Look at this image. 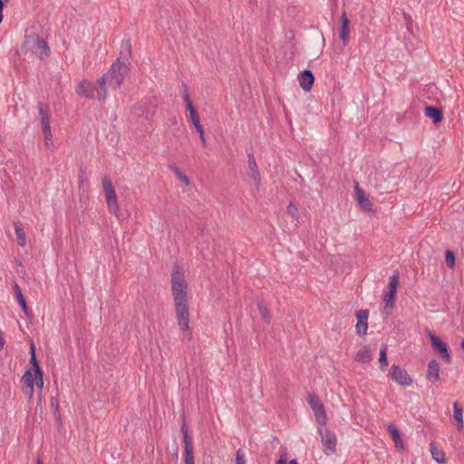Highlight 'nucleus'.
I'll list each match as a JSON object with an SVG mask.
<instances>
[{"mask_svg":"<svg viewBox=\"0 0 464 464\" xmlns=\"http://www.w3.org/2000/svg\"><path fill=\"white\" fill-rule=\"evenodd\" d=\"M9 0H0V24L3 21V9L6 3H8Z\"/></svg>","mask_w":464,"mask_h":464,"instance_id":"37998d69","label":"nucleus"},{"mask_svg":"<svg viewBox=\"0 0 464 464\" xmlns=\"http://www.w3.org/2000/svg\"><path fill=\"white\" fill-rule=\"evenodd\" d=\"M102 184L104 196H107L109 194L115 192V188L112 185V182L108 177L104 176L102 178Z\"/></svg>","mask_w":464,"mask_h":464,"instance_id":"7c9ffc66","label":"nucleus"},{"mask_svg":"<svg viewBox=\"0 0 464 464\" xmlns=\"http://www.w3.org/2000/svg\"><path fill=\"white\" fill-rule=\"evenodd\" d=\"M389 376L401 385H406V372L393 364L390 370Z\"/></svg>","mask_w":464,"mask_h":464,"instance_id":"f3484780","label":"nucleus"},{"mask_svg":"<svg viewBox=\"0 0 464 464\" xmlns=\"http://www.w3.org/2000/svg\"><path fill=\"white\" fill-rule=\"evenodd\" d=\"M258 310H259L260 314L262 315L263 320L266 324H269L270 323L269 310L262 304H258Z\"/></svg>","mask_w":464,"mask_h":464,"instance_id":"72a5a7b5","label":"nucleus"},{"mask_svg":"<svg viewBox=\"0 0 464 464\" xmlns=\"http://www.w3.org/2000/svg\"><path fill=\"white\" fill-rule=\"evenodd\" d=\"M25 394L28 396L29 399H32L33 395L30 393V390H25Z\"/></svg>","mask_w":464,"mask_h":464,"instance_id":"de8ad7c7","label":"nucleus"},{"mask_svg":"<svg viewBox=\"0 0 464 464\" xmlns=\"http://www.w3.org/2000/svg\"><path fill=\"white\" fill-rule=\"evenodd\" d=\"M25 44H32V52L41 60L49 55L47 43L38 35L25 36Z\"/></svg>","mask_w":464,"mask_h":464,"instance_id":"0eeeda50","label":"nucleus"},{"mask_svg":"<svg viewBox=\"0 0 464 464\" xmlns=\"http://www.w3.org/2000/svg\"><path fill=\"white\" fill-rule=\"evenodd\" d=\"M198 133L199 134V138H200L203 147H206L207 143H206V138H205V131L203 130V131H200Z\"/></svg>","mask_w":464,"mask_h":464,"instance_id":"a18cd8bd","label":"nucleus"},{"mask_svg":"<svg viewBox=\"0 0 464 464\" xmlns=\"http://www.w3.org/2000/svg\"><path fill=\"white\" fill-rule=\"evenodd\" d=\"M171 289L174 301H188V283L178 264L172 267Z\"/></svg>","mask_w":464,"mask_h":464,"instance_id":"f03ea898","label":"nucleus"},{"mask_svg":"<svg viewBox=\"0 0 464 464\" xmlns=\"http://www.w3.org/2000/svg\"><path fill=\"white\" fill-rule=\"evenodd\" d=\"M425 115L431 119L433 123H440L443 120L442 111L437 107L428 106L425 108Z\"/></svg>","mask_w":464,"mask_h":464,"instance_id":"412c9836","label":"nucleus"},{"mask_svg":"<svg viewBox=\"0 0 464 464\" xmlns=\"http://www.w3.org/2000/svg\"><path fill=\"white\" fill-rule=\"evenodd\" d=\"M14 231H15L18 245L21 246H24L26 244V237H25V233L23 229L21 223L14 222Z\"/></svg>","mask_w":464,"mask_h":464,"instance_id":"c85d7f7f","label":"nucleus"},{"mask_svg":"<svg viewBox=\"0 0 464 464\" xmlns=\"http://www.w3.org/2000/svg\"><path fill=\"white\" fill-rule=\"evenodd\" d=\"M34 380H35V377L32 373L31 369H27L21 379V382L24 384L25 388L27 390H30L31 395H34Z\"/></svg>","mask_w":464,"mask_h":464,"instance_id":"393cba45","label":"nucleus"},{"mask_svg":"<svg viewBox=\"0 0 464 464\" xmlns=\"http://www.w3.org/2000/svg\"><path fill=\"white\" fill-rule=\"evenodd\" d=\"M182 97L183 99H185V97H188L189 96V93H188V86L185 82H182Z\"/></svg>","mask_w":464,"mask_h":464,"instance_id":"c03bdc74","label":"nucleus"},{"mask_svg":"<svg viewBox=\"0 0 464 464\" xmlns=\"http://www.w3.org/2000/svg\"><path fill=\"white\" fill-rule=\"evenodd\" d=\"M354 192L357 203L359 204L361 208L363 209L364 211H372V204L369 199V197L364 192V190L359 187L358 183H356L354 187Z\"/></svg>","mask_w":464,"mask_h":464,"instance_id":"f8f14e48","label":"nucleus"},{"mask_svg":"<svg viewBox=\"0 0 464 464\" xmlns=\"http://www.w3.org/2000/svg\"><path fill=\"white\" fill-rule=\"evenodd\" d=\"M246 458H245V453L242 449H238L236 451L235 464H246Z\"/></svg>","mask_w":464,"mask_h":464,"instance_id":"c9c22d12","label":"nucleus"},{"mask_svg":"<svg viewBox=\"0 0 464 464\" xmlns=\"http://www.w3.org/2000/svg\"><path fill=\"white\" fill-rule=\"evenodd\" d=\"M349 25H350V21L347 17L346 12L343 11L341 15L340 38L344 46L349 43V40H350Z\"/></svg>","mask_w":464,"mask_h":464,"instance_id":"4468645a","label":"nucleus"},{"mask_svg":"<svg viewBox=\"0 0 464 464\" xmlns=\"http://www.w3.org/2000/svg\"><path fill=\"white\" fill-rule=\"evenodd\" d=\"M43 376H44V372L43 371L41 372V375L40 376H35V384L37 386L38 389H43L44 387V380H43Z\"/></svg>","mask_w":464,"mask_h":464,"instance_id":"a19ab883","label":"nucleus"},{"mask_svg":"<svg viewBox=\"0 0 464 464\" xmlns=\"http://www.w3.org/2000/svg\"><path fill=\"white\" fill-rule=\"evenodd\" d=\"M445 261H446L447 266L452 268L455 266L454 253L451 251H447Z\"/></svg>","mask_w":464,"mask_h":464,"instance_id":"58836bf2","label":"nucleus"},{"mask_svg":"<svg viewBox=\"0 0 464 464\" xmlns=\"http://www.w3.org/2000/svg\"><path fill=\"white\" fill-rule=\"evenodd\" d=\"M287 213L295 220L298 222L299 219V211L296 206L290 202L287 206Z\"/></svg>","mask_w":464,"mask_h":464,"instance_id":"473e14b6","label":"nucleus"},{"mask_svg":"<svg viewBox=\"0 0 464 464\" xmlns=\"http://www.w3.org/2000/svg\"><path fill=\"white\" fill-rule=\"evenodd\" d=\"M387 430L391 434L392 440L394 441L395 447L400 450H403L404 444L403 440H401L399 429L392 423H390L387 427Z\"/></svg>","mask_w":464,"mask_h":464,"instance_id":"a211bd4d","label":"nucleus"},{"mask_svg":"<svg viewBox=\"0 0 464 464\" xmlns=\"http://www.w3.org/2000/svg\"><path fill=\"white\" fill-rule=\"evenodd\" d=\"M43 133L44 136V143L46 147H50L53 144V135L51 129L43 130Z\"/></svg>","mask_w":464,"mask_h":464,"instance_id":"f704fd0d","label":"nucleus"},{"mask_svg":"<svg viewBox=\"0 0 464 464\" xmlns=\"http://www.w3.org/2000/svg\"><path fill=\"white\" fill-rule=\"evenodd\" d=\"M174 304L178 324L180 329L184 332H188V334L191 335L188 325L189 314L188 301H174Z\"/></svg>","mask_w":464,"mask_h":464,"instance_id":"423d86ee","label":"nucleus"},{"mask_svg":"<svg viewBox=\"0 0 464 464\" xmlns=\"http://www.w3.org/2000/svg\"><path fill=\"white\" fill-rule=\"evenodd\" d=\"M461 348L464 350V340L461 342Z\"/></svg>","mask_w":464,"mask_h":464,"instance_id":"864d4df0","label":"nucleus"},{"mask_svg":"<svg viewBox=\"0 0 464 464\" xmlns=\"http://www.w3.org/2000/svg\"><path fill=\"white\" fill-rule=\"evenodd\" d=\"M181 433L184 443V463L185 464H195L193 455V441L188 435V429L185 421L181 424Z\"/></svg>","mask_w":464,"mask_h":464,"instance_id":"1a4fd4ad","label":"nucleus"},{"mask_svg":"<svg viewBox=\"0 0 464 464\" xmlns=\"http://www.w3.org/2000/svg\"><path fill=\"white\" fill-rule=\"evenodd\" d=\"M427 379L433 383L440 381V364L436 360H431L428 364Z\"/></svg>","mask_w":464,"mask_h":464,"instance_id":"dca6fc26","label":"nucleus"},{"mask_svg":"<svg viewBox=\"0 0 464 464\" xmlns=\"http://www.w3.org/2000/svg\"><path fill=\"white\" fill-rule=\"evenodd\" d=\"M184 102H186V105L188 104V102H192L189 96L185 97Z\"/></svg>","mask_w":464,"mask_h":464,"instance_id":"09e8293b","label":"nucleus"},{"mask_svg":"<svg viewBox=\"0 0 464 464\" xmlns=\"http://www.w3.org/2000/svg\"><path fill=\"white\" fill-rule=\"evenodd\" d=\"M276 464H287L286 459L284 456H281Z\"/></svg>","mask_w":464,"mask_h":464,"instance_id":"49530a36","label":"nucleus"},{"mask_svg":"<svg viewBox=\"0 0 464 464\" xmlns=\"http://www.w3.org/2000/svg\"><path fill=\"white\" fill-rule=\"evenodd\" d=\"M78 179L80 186H82L86 181L85 169L82 167L80 168Z\"/></svg>","mask_w":464,"mask_h":464,"instance_id":"ea45409f","label":"nucleus"},{"mask_svg":"<svg viewBox=\"0 0 464 464\" xmlns=\"http://www.w3.org/2000/svg\"><path fill=\"white\" fill-rule=\"evenodd\" d=\"M132 53L131 44L129 39H124L121 44L120 56L117 59H121V62H125L129 65V59Z\"/></svg>","mask_w":464,"mask_h":464,"instance_id":"6ab92c4d","label":"nucleus"},{"mask_svg":"<svg viewBox=\"0 0 464 464\" xmlns=\"http://www.w3.org/2000/svg\"><path fill=\"white\" fill-rule=\"evenodd\" d=\"M36 464H43V462L41 461V459H37Z\"/></svg>","mask_w":464,"mask_h":464,"instance_id":"603ef678","label":"nucleus"},{"mask_svg":"<svg viewBox=\"0 0 464 464\" xmlns=\"http://www.w3.org/2000/svg\"><path fill=\"white\" fill-rule=\"evenodd\" d=\"M14 295L16 296L17 302L20 304L24 314L27 317H29L30 316V309H29V307H28V305L26 304V301H25L24 295H23L21 287L15 282H14Z\"/></svg>","mask_w":464,"mask_h":464,"instance_id":"aec40b11","label":"nucleus"},{"mask_svg":"<svg viewBox=\"0 0 464 464\" xmlns=\"http://www.w3.org/2000/svg\"><path fill=\"white\" fill-rule=\"evenodd\" d=\"M372 360V351L368 345L362 346L355 355V361L361 363L369 362Z\"/></svg>","mask_w":464,"mask_h":464,"instance_id":"b1692460","label":"nucleus"},{"mask_svg":"<svg viewBox=\"0 0 464 464\" xmlns=\"http://www.w3.org/2000/svg\"><path fill=\"white\" fill-rule=\"evenodd\" d=\"M289 464H299V463L297 462V460H296V459H291V460L289 461Z\"/></svg>","mask_w":464,"mask_h":464,"instance_id":"8fccbe9b","label":"nucleus"},{"mask_svg":"<svg viewBox=\"0 0 464 464\" xmlns=\"http://www.w3.org/2000/svg\"><path fill=\"white\" fill-rule=\"evenodd\" d=\"M411 382H412V380L410 377H408L407 384L410 385L411 383Z\"/></svg>","mask_w":464,"mask_h":464,"instance_id":"3c124183","label":"nucleus"},{"mask_svg":"<svg viewBox=\"0 0 464 464\" xmlns=\"http://www.w3.org/2000/svg\"><path fill=\"white\" fill-rule=\"evenodd\" d=\"M453 413L454 420L457 422V429L462 430L464 429L463 411L457 401L453 403Z\"/></svg>","mask_w":464,"mask_h":464,"instance_id":"a878e982","label":"nucleus"},{"mask_svg":"<svg viewBox=\"0 0 464 464\" xmlns=\"http://www.w3.org/2000/svg\"><path fill=\"white\" fill-rule=\"evenodd\" d=\"M30 363L34 367V372L35 376H40L42 369L39 364V361L37 360L36 353H35V346L33 342V340L30 341Z\"/></svg>","mask_w":464,"mask_h":464,"instance_id":"4be33fe9","label":"nucleus"},{"mask_svg":"<svg viewBox=\"0 0 464 464\" xmlns=\"http://www.w3.org/2000/svg\"><path fill=\"white\" fill-rule=\"evenodd\" d=\"M318 433L321 437V442L324 446L323 451L325 455H332L336 451L337 439L334 431L326 428H318Z\"/></svg>","mask_w":464,"mask_h":464,"instance_id":"39448f33","label":"nucleus"},{"mask_svg":"<svg viewBox=\"0 0 464 464\" xmlns=\"http://www.w3.org/2000/svg\"><path fill=\"white\" fill-rule=\"evenodd\" d=\"M379 362H380V368L382 370H383V368L388 365V361H387V345L386 344H383L382 346V348H381Z\"/></svg>","mask_w":464,"mask_h":464,"instance_id":"2f4dec72","label":"nucleus"},{"mask_svg":"<svg viewBox=\"0 0 464 464\" xmlns=\"http://www.w3.org/2000/svg\"><path fill=\"white\" fill-rule=\"evenodd\" d=\"M50 405L54 410V414L57 416V419H61L60 411H59V401L58 399L52 397L50 400Z\"/></svg>","mask_w":464,"mask_h":464,"instance_id":"4c0bfd02","label":"nucleus"},{"mask_svg":"<svg viewBox=\"0 0 464 464\" xmlns=\"http://www.w3.org/2000/svg\"><path fill=\"white\" fill-rule=\"evenodd\" d=\"M76 92L87 99H98L104 101L107 98V91L103 85L96 86L88 80H82L76 87Z\"/></svg>","mask_w":464,"mask_h":464,"instance_id":"7ed1b4c3","label":"nucleus"},{"mask_svg":"<svg viewBox=\"0 0 464 464\" xmlns=\"http://www.w3.org/2000/svg\"><path fill=\"white\" fill-rule=\"evenodd\" d=\"M105 198H106V203H107L109 211L111 213L117 215L120 210V208H119V204H118V198H117L116 191L105 196Z\"/></svg>","mask_w":464,"mask_h":464,"instance_id":"bb28decb","label":"nucleus"},{"mask_svg":"<svg viewBox=\"0 0 464 464\" xmlns=\"http://www.w3.org/2000/svg\"><path fill=\"white\" fill-rule=\"evenodd\" d=\"M190 119H191L192 124L194 125V127L196 128L198 132H200V131L204 130L202 125L200 124L199 116H198V113L192 115L190 117Z\"/></svg>","mask_w":464,"mask_h":464,"instance_id":"e433bc0d","label":"nucleus"},{"mask_svg":"<svg viewBox=\"0 0 464 464\" xmlns=\"http://www.w3.org/2000/svg\"><path fill=\"white\" fill-rule=\"evenodd\" d=\"M399 282V273L395 272L391 277L388 285V292L383 295V302L385 304L383 312L386 315L391 314V310L394 307L395 295Z\"/></svg>","mask_w":464,"mask_h":464,"instance_id":"20e7f679","label":"nucleus"},{"mask_svg":"<svg viewBox=\"0 0 464 464\" xmlns=\"http://www.w3.org/2000/svg\"><path fill=\"white\" fill-rule=\"evenodd\" d=\"M307 401L313 410L317 423L320 424L321 426L325 425L327 421V417L324 406L319 400V398L316 395L310 393L307 396Z\"/></svg>","mask_w":464,"mask_h":464,"instance_id":"6e6552de","label":"nucleus"},{"mask_svg":"<svg viewBox=\"0 0 464 464\" xmlns=\"http://www.w3.org/2000/svg\"><path fill=\"white\" fill-rule=\"evenodd\" d=\"M430 339L432 347L442 355V357L446 360L447 362H450V354L449 352L448 345L433 334H430Z\"/></svg>","mask_w":464,"mask_h":464,"instance_id":"9b49d317","label":"nucleus"},{"mask_svg":"<svg viewBox=\"0 0 464 464\" xmlns=\"http://www.w3.org/2000/svg\"><path fill=\"white\" fill-rule=\"evenodd\" d=\"M298 81L301 88L305 92H309L313 87L314 76L310 70L305 69L299 73Z\"/></svg>","mask_w":464,"mask_h":464,"instance_id":"ddd939ff","label":"nucleus"},{"mask_svg":"<svg viewBox=\"0 0 464 464\" xmlns=\"http://www.w3.org/2000/svg\"><path fill=\"white\" fill-rule=\"evenodd\" d=\"M247 162L248 167L252 172L251 177L256 182H259L260 180V174L258 170V166L256 162V159L253 152L247 153Z\"/></svg>","mask_w":464,"mask_h":464,"instance_id":"5701e85b","label":"nucleus"},{"mask_svg":"<svg viewBox=\"0 0 464 464\" xmlns=\"http://www.w3.org/2000/svg\"><path fill=\"white\" fill-rule=\"evenodd\" d=\"M168 167L169 169H171L176 174V176L179 179V180L185 186H189V184H190L189 178L187 175H185L176 164H174V163L169 164Z\"/></svg>","mask_w":464,"mask_h":464,"instance_id":"c756f323","label":"nucleus"},{"mask_svg":"<svg viewBox=\"0 0 464 464\" xmlns=\"http://www.w3.org/2000/svg\"><path fill=\"white\" fill-rule=\"evenodd\" d=\"M430 450L432 456V459L438 462L439 464L446 463V458L444 452L438 448L436 443L431 442L430 445Z\"/></svg>","mask_w":464,"mask_h":464,"instance_id":"cd10ccee","label":"nucleus"},{"mask_svg":"<svg viewBox=\"0 0 464 464\" xmlns=\"http://www.w3.org/2000/svg\"><path fill=\"white\" fill-rule=\"evenodd\" d=\"M186 108H187V111L189 112V115L190 117L194 114H197V111L196 109L194 108V106L192 105V102H188V104L186 105Z\"/></svg>","mask_w":464,"mask_h":464,"instance_id":"79ce46f5","label":"nucleus"},{"mask_svg":"<svg viewBox=\"0 0 464 464\" xmlns=\"http://www.w3.org/2000/svg\"><path fill=\"white\" fill-rule=\"evenodd\" d=\"M38 112L40 115L41 124L43 130L51 129L50 126V108L48 104L38 102L37 105Z\"/></svg>","mask_w":464,"mask_h":464,"instance_id":"2eb2a0df","label":"nucleus"},{"mask_svg":"<svg viewBox=\"0 0 464 464\" xmlns=\"http://www.w3.org/2000/svg\"><path fill=\"white\" fill-rule=\"evenodd\" d=\"M368 316H369L368 310H359L356 312L357 324L355 325V331H356V334L360 336H363L367 334Z\"/></svg>","mask_w":464,"mask_h":464,"instance_id":"9d476101","label":"nucleus"},{"mask_svg":"<svg viewBox=\"0 0 464 464\" xmlns=\"http://www.w3.org/2000/svg\"><path fill=\"white\" fill-rule=\"evenodd\" d=\"M129 71V66L125 62L117 59L111 66L109 71L97 80L98 85L109 84L112 89H118L121 85L125 74Z\"/></svg>","mask_w":464,"mask_h":464,"instance_id":"f257e3e1","label":"nucleus"}]
</instances>
